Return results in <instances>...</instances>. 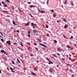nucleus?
I'll list each match as a JSON object with an SVG mask.
<instances>
[{"label": "nucleus", "instance_id": "obj_9", "mask_svg": "<svg viewBox=\"0 0 77 77\" xmlns=\"http://www.w3.org/2000/svg\"><path fill=\"white\" fill-rule=\"evenodd\" d=\"M13 24L14 25V26H16V24H15V21L14 20L12 21Z\"/></svg>", "mask_w": 77, "mask_h": 77}, {"label": "nucleus", "instance_id": "obj_33", "mask_svg": "<svg viewBox=\"0 0 77 77\" xmlns=\"http://www.w3.org/2000/svg\"><path fill=\"white\" fill-rule=\"evenodd\" d=\"M10 69H11V71H12V70H14V69H13V68L11 67L10 68Z\"/></svg>", "mask_w": 77, "mask_h": 77}, {"label": "nucleus", "instance_id": "obj_10", "mask_svg": "<svg viewBox=\"0 0 77 77\" xmlns=\"http://www.w3.org/2000/svg\"><path fill=\"white\" fill-rule=\"evenodd\" d=\"M31 25L32 26H36V24H35L34 23H31Z\"/></svg>", "mask_w": 77, "mask_h": 77}, {"label": "nucleus", "instance_id": "obj_37", "mask_svg": "<svg viewBox=\"0 0 77 77\" xmlns=\"http://www.w3.org/2000/svg\"><path fill=\"white\" fill-rule=\"evenodd\" d=\"M73 38V36H71V38H70V39H72Z\"/></svg>", "mask_w": 77, "mask_h": 77}, {"label": "nucleus", "instance_id": "obj_35", "mask_svg": "<svg viewBox=\"0 0 77 77\" xmlns=\"http://www.w3.org/2000/svg\"><path fill=\"white\" fill-rule=\"evenodd\" d=\"M49 2V0H48L47 2V4L48 5V2Z\"/></svg>", "mask_w": 77, "mask_h": 77}, {"label": "nucleus", "instance_id": "obj_4", "mask_svg": "<svg viewBox=\"0 0 77 77\" xmlns=\"http://www.w3.org/2000/svg\"><path fill=\"white\" fill-rule=\"evenodd\" d=\"M30 22H28L27 23L25 24V26H28L29 24H30Z\"/></svg>", "mask_w": 77, "mask_h": 77}, {"label": "nucleus", "instance_id": "obj_63", "mask_svg": "<svg viewBox=\"0 0 77 77\" xmlns=\"http://www.w3.org/2000/svg\"><path fill=\"white\" fill-rule=\"evenodd\" d=\"M19 11L20 12H21V10L20 9H19Z\"/></svg>", "mask_w": 77, "mask_h": 77}, {"label": "nucleus", "instance_id": "obj_43", "mask_svg": "<svg viewBox=\"0 0 77 77\" xmlns=\"http://www.w3.org/2000/svg\"><path fill=\"white\" fill-rule=\"evenodd\" d=\"M70 71L71 72H72V70L71 69L70 70Z\"/></svg>", "mask_w": 77, "mask_h": 77}, {"label": "nucleus", "instance_id": "obj_55", "mask_svg": "<svg viewBox=\"0 0 77 77\" xmlns=\"http://www.w3.org/2000/svg\"><path fill=\"white\" fill-rule=\"evenodd\" d=\"M70 65H71L70 64H67V66H70Z\"/></svg>", "mask_w": 77, "mask_h": 77}, {"label": "nucleus", "instance_id": "obj_6", "mask_svg": "<svg viewBox=\"0 0 77 77\" xmlns=\"http://www.w3.org/2000/svg\"><path fill=\"white\" fill-rule=\"evenodd\" d=\"M57 50H58V51H62V49L60 48H57Z\"/></svg>", "mask_w": 77, "mask_h": 77}, {"label": "nucleus", "instance_id": "obj_29", "mask_svg": "<svg viewBox=\"0 0 77 77\" xmlns=\"http://www.w3.org/2000/svg\"><path fill=\"white\" fill-rule=\"evenodd\" d=\"M11 62L13 64H15V62L13 61H11Z\"/></svg>", "mask_w": 77, "mask_h": 77}, {"label": "nucleus", "instance_id": "obj_5", "mask_svg": "<svg viewBox=\"0 0 77 77\" xmlns=\"http://www.w3.org/2000/svg\"><path fill=\"white\" fill-rule=\"evenodd\" d=\"M7 44H8L9 45H11V43H10V40H9L8 41H7L6 42Z\"/></svg>", "mask_w": 77, "mask_h": 77}, {"label": "nucleus", "instance_id": "obj_27", "mask_svg": "<svg viewBox=\"0 0 77 77\" xmlns=\"http://www.w3.org/2000/svg\"><path fill=\"white\" fill-rule=\"evenodd\" d=\"M1 41H2L3 42L5 41V40L2 39H1Z\"/></svg>", "mask_w": 77, "mask_h": 77}, {"label": "nucleus", "instance_id": "obj_7", "mask_svg": "<svg viewBox=\"0 0 77 77\" xmlns=\"http://www.w3.org/2000/svg\"><path fill=\"white\" fill-rule=\"evenodd\" d=\"M49 63H48V64H49V65L50 64H53V63L51 61H50V60H49V61H48Z\"/></svg>", "mask_w": 77, "mask_h": 77}, {"label": "nucleus", "instance_id": "obj_1", "mask_svg": "<svg viewBox=\"0 0 77 77\" xmlns=\"http://www.w3.org/2000/svg\"><path fill=\"white\" fill-rule=\"evenodd\" d=\"M38 12H40V13H42V14L45 13V11H41L39 10H38Z\"/></svg>", "mask_w": 77, "mask_h": 77}, {"label": "nucleus", "instance_id": "obj_60", "mask_svg": "<svg viewBox=\"0 0 77 77\" xmlns=\"http://www.w3.org/2000/svg\"><path fill=\"white\" fill-rule=\"evenodd\" d=\"M20 57H23V55H21L20 56Z\"/></svg>", "mask_w": 77, "mask_h": 77}, {"label": "nucleus", "instance_id": "obj_50", "mask_svg": "<svg viewBox=\"0 0 77 77\" xmlns=\"http://www.w3.org/2000/svg\"><path fill=\"white\" fill-rule=\"evenodd\" d=\"M46 35L47 36H49V35L48 33H47V34H46Z\"/></svg>", "mask_w": 77, "mask_h": 77}, {"label": "nucleus", "instance_id": "obj_40", "mask_svg": "<svg viewBox=\"0 0 77 77\" xmlns=\"http://www.w3.org/2000/svg\"><path fill=\"white\" fill-rule=\"evenodd\" d=\"M27 3H28V4H29V5L31 3V2H27Z\"/></svg>", "mask_w": 77, "mask_h": 77}, {"label": "nucleus", "instance_id": "obj_16", "mask_svg": "<svg viewBox=\"0 0 77 77\" xmlns=\"http://www.w3.org/2000/svg\"><path fill=\"white\" fill-rule=\"evenodd\" d=\"M17 62H18L19 63H20V60H19V59H18V58L17 59Z\"/></svg>", "mask_w": 77, "mask_h": 77}, {"label": "nucleus", "instance_id": "obj_46", "mask_svg": "<svg viewBox=\"0 0 77 77\" xmlns=\"http://www.w3.org/2000/svg\"><path fill=\"white\" fill-rule=\"evenodd\" d=\"M28 34H30V31H29L28 32Z\"/></svg>", "mask_w": 77, "mask_h": 77}, {"label": "nucleus", "instance_id": "obj_13", "mask_svg": "<svg viewBox=\"0 0 77 77\" xmlns=\"http://www.w3.org/2000/svg\"><path fill=\"white\" fill-rule=\"evenodd\" d=\"M31 74H32V75H37L36 74H35L34 72L31 73Z\"/></svg>", "mask_w": 77, "mask_h": 77}, {"label": "nucleus", "instance_id": "obj_64", "mask_svg": "<svg viewBox=\"0 0 77 77\" xmlns=\"http://www.w3.org/2000/svg\"><path fill=\"white\" fill-rule=\"evenodd\" d=\"M72 49H73V48H70V50H72Z\"/></svg>", "mask_w": 77, "mask_h": 77}, {"label": "nucleus", "instance_id": "obj_11", "mask_svg": "<svg viewBox=\"0 0 77 77\" xmlns=\"http://www.w3.org/2000/svg\"><path fill=\"white\" fill-rule=\"evenodd\" d=\"M29 7H30L31 8H35V5H30V6H29Z\"/></svg>", "mask_w": 77, "mask_h": 77}, {"label": "nucleus", "instance_id": "obj_15", "mask_svg": "<svg viewBox=\"0 0 77 77\" xmlns=\"http://www.w3.org/2000/svg\"><path fill=\"white\" fill-rule=\"evenodd\" d=\"M67 27H68V26L67 25H66L64 26V28H65V29H66V28H67Z\"/></svg>", "mask_w": 77, "mask_h": 77}, {"label": "nucleus", "instance_id": "obj_20", "mask_svg": "<svg viewBox=\"0 0 77 77\" xmlns=\"http://www.w3.org/2000/svg\"><path fill=\"white\" fill-rule=\"evenodd\" d=\"M62 19L65 22H66V19L63 18H62Z\"/></svg>", "mask_w": 77, "mask_h": 77}, {"label": "nucleus", "instance_id": "obj_54", "mask_svg": "<svg viewBox=\"0 0 77 77\" xmlns=\"http://www.w3.org/2000/svg\"><path fill=\"white\" fill-rule=\"evenodd\" d=\"M57 55H58V56H60V54L58 53H57Z\"/></svg>", "mask_w": 77, "mask_h": 77}, {"label": "nucleus", "instance_id": "obj_14", "mask_svg": "<svg viewBox=\"0 0 77 77\" xmlns=\"http://www.w3.org/2000/svg\"><path fill=\"white\" fill-rule=\"evenodd\" d=\"M20 45L22 46V47H23L24 46L23 45V43L22 42H20Z\"/></svg>", "mask_w": 77, "mask_h": 77}, {"label": "nucleus", "instance_id": "obj_44", "mask_svg": "<svg viewBox=\"0 0 77 77\" xmlns=\"http://www.w3.org/2000/svg\"><path fill=\"white\" fill-rule=\"evenodd\" d=\"M35 50H38V48H36V47H35Z\"/></svg>", "mask_w": 77, "mask_h": 77}, {"label": "nucleus", "instance_id": "obj_3", "mask_svg": "<svg viewBox=\"0 0 77 77\" xmlns=\"http://www.w3.org/2000/svg\"><path fill=\"white\" fill-rule=\"evenodd\" d=\"M1 53H4V54L5 52V51L4 50L2 49L1 51Z\"/></svg>", "mask_w": 77, "mask_h": 77}, {"label": "nucleus", "instance_id": "obj_12", "mask_svg": "<svg viewBox=\"0 0 77 77\" xmlns=\"http://www.w3.org/2000/svg\"><path fill=\"white\" fill-rule=\"evenodd\" d=\"M63 37H64V38L66 39H68V38L66 37V36H65L64 34H63Z\"/></svg>", "mask_w": 77, "mask_h": 77}, {"label": "nucleus", "instance_id": "obj_24", "mask_svg": "<svg viewBox=\"0 0 77 77\" xmlns=\"http://www.w3.org/2000/svg\"><path fill=\"white\" fill-rule=\"evenodd\" d=\"M61 22V20H60V21H59V20H57V23H60Z\"/></svg>", "mask_w": 77, "mask_h": 77}, {"label": "nucleus", "instance_id": "obj_19", "mask_svg": "<svg viewBox=\"0 0 77 77\" xmlns=\"http://www.w3.org/2000/svg\"><path fill=\"white\" fill-rule=\"evenodd\" d=\"M66 47L68 48H71V46H69L68 45H67Z\"/></svg>", "mask_w": 77, "mask_h": 77}, {"label": "nucleus", "instance_id": "obj_8", "mask_svg": "<svg viewBox=\"0 0 77 77\" xmlns=\"http://www.w3.org/2000/svg\"><path fill=\"white\" fill-rule=\"evenodd\" d=\"M67 0H65L64 2V5H67Z\"/></svg>", "mask_w": 77, "mask_h": 77}, {"label": "nucleus", "instance_id": "obj_21", "mask_svg": "<svg viewBox=\"0 0 77 77\" xmlns=\"http://www.w3.org/2000/svg\"><path fill=\"white\" fill-rule=\"evenodd\" d=\"M2 12L3 13H4V12H7V13H8V11H2Z\"/></svg>", "mask_w": 77, "mask_h": 77}, {"label": "nucleus", "instance_id": "obj_51", "mask_svg": "<svg viewBox=\"0 0 77 77\" xmlns=\"http://www.w3.org/2000/svg\"><path fill=\"white\" fill-rule=\"evenodd\" d=\"M36 31V30H34L33 32H34V33H36V32H35Z\"/></svg>", "mask_w": 77, "mask_h": 77}, {"label": "nucleus", "instance_id": "obj_48", "mask_svg": "<svg viewBox=\"0 0 77 77\" xmlns=\"http://www.w3.org/2000/svg\"><path fill=\"white\" fill-rule=\"evenodd\" d=\"M30 47H29V48H28V50H29V51L30 50Z\"/></svg>", "mask_w": 77, "mask_h": 77}, {"label": "nucleus", "instance_id": "obj_45", "mask_svg": "<svg viewBox=\"0 0 77 77\" xmlns=\"http://www.w3.org/2000/svg\"><path fill=\"white\" fill-rule=\"evenodd\" d=\"M16 32H17L18 33H20V31H18V30H17Z\"/></svg>", "mask_w": 77, "mask_h": 77}, {"label": "nucleus", "instance_id": "obj_30", "mask_svg": "<svg viewBox=\"0 0 77 77\" xmlns=\"http://www.w3.org/2000/svg\"><path fill=\"white\" fill-rule=\"evenodd\" d=\"M7 2H8V3H10V2H9V0H5Z\"/></svg>", "mask_w": 77, "mask_h": 77}, {"label": "nucleus", "instance_id": "obj_61", "mask_svg": "<svg viewBox=\"0 0 77 77\" xmlns=\"http://www.w3.org/2000/svg\"><path fill=\"white\" fill-rule=\"evenodd\" d=\"M36 62H37V63H39V61H37Z\"/></svg>", "mask_w": 77, "mask_h": 77}, {"label": "nucleus", "instance_id": "obj_56", "mask_svg": "<svg viewBox=\"0 0 77 77\" xmlns=\"http://www.w3.org/2000/svg\"><path fill=\"white\" fill-rule=\"evenodd\" d=\"M11 72H15V71H14L13 70H11Z\"/></svg>", "mask_w": 77, "mask_h": 77}, {"label": "nucleus", "instance_id": "obj_28", "mask_svg": "<svg viewBox=\"0 0 77 77\" xmlns=\"http://www.w3.org/2000/svg\"><path fill=\"white\" fill-rule=\"evenodd\" d=\"M37 39L38 40V41H39V42H41V40H40L38 38H37Z\"/></svg>", "mask_w": 77, "mask_h": 77}, {"label": "nucleus", "instance_id": "obj_26", "mask_svg": "<svg viewBox=\"0 0 77 77\" xmlns=\"http://www.w3.org/2000/svg\"><path fill=\"white\" fill-rule=\"evenodd\" d=\"M2 3L3 5H5V2L3 1H2Z\"/></svg>", "mask_w": 77, "mask_h": 77}, {"label": "nucleus", "instance_id": "obj_39", "mask_svg": "<svg viewBox=\"0 0 77 77\" xmlns=\"http://www.w3.org/2000/svg\"><path fill=\"white\" fill-rule=\"evenodd\" d=\"M54 42L55 43H57V41H56V40H54Z\"/></svg>", "mask_w": 77, "mask_h": 77}, {"label": "nucleus", "instance_id": "obj_42", "mask_svg": "<svg viewBox=\"0 0 77 77\" xmlns=\"http://www.w3.org/2000/svg\"><path fill=\"white\" fill-rule=\"evenodd\" d=\"M46 28H48V25H47L46 26Z\"/></svg>", "mask_w": 77, "mask_h": 77}, {"label": "nucleus", "instance_id": "obj_38", "mask_svg": "<svg viewBox=\"0 0 77 77\" xmlns=\"http://www.w3.org/2000/svg\"><path fill=\"white\" fill-rule=\"evenodd\" d=\"M62 60H63V61H65V59L64 58H62Z\"/></svg>", "mask_w": 77, "mask_h": 77}, {"label": "nucleus", "instance_id": "obj_31", "mask_svg": "<svg viewBox=\"0 0 77 77\" xmlns=\"http://www.w3.org/2000/svg\"><path fill=\"white\" fill-rule=\"evenodd\" d=\"M30 57H32V56H34V55L33 54H32L30 55Z\"/></svg>", "mask_w": 77, "mask_h": 77}, {"label": "nucleus", "instance_id": "obj_17", "mask_svg": "<svg viewBox=\"0 0 77 77\" xmlns=\"http://www.w3.org/2000/svg\"><path fill=\"white\" fill-rule=\"evenodd\" d=\"M53 16L54 18H55L56 17V14H54L53 15Z\"/></svg>", "mask_w": 77, "mask_h": 77}, {"label": "nucleus", "instance_id": "obj_58", "mask_svg": "<svg viewBox=\"0 0 77 77\" xmlns=\"http://www.w3.org/2000/svg\"><path fill=\"white\" fill-rule=\"evenodd\" d=\"M69 59L70 60H71V58L70 57H69Z\"/></svg>", "mask_w": 77, "mask_h": 77}, {"label": "nucleus", "instance_id": "obj_47", "mask_svg": "<svg viewBox=\"0 0 77 77\" xmlns=\"http://www.w3.org/2000/svg\"><path fill=\"white\" fill-rule=\"evenodd\" d=\"M6 55H8V54H7V53H6V52H5V53H4Z\"/></svg>", "mask_w": 77, "mask_h": 77}, {"label": "nucleus", "instance_id": "obj_23", "mask_svg": "<svg viewBox=\"0 0 77 77\" xmlns=\"http://www.w3.org/2000/svg\"><path fill=\"white\" fill-rule=\"evenodd\" d=\"M29 15H30V17H33V16H32V14H30V13H29Z\"/></svg>", "mask_w": 77, "mask_h": 77}, {"label": "nucleus", "instance_id": "obj_18", "mask_svg": "<svg viewBox=\"0 0 77 77\" xmlns=\"http://www.w3.org/2000/svg\"><path fill=\"white\" fill-rule=\"evenodd\" d=\"M46 60H48V62L50 61V60L48 59V58L46 57Z\"/></svg>", "mask_w": 77, "mask_h": 77}, {"label": "nucleus", "instance_id": "obj_2", "mask_svg": "<svg viewBox=\"0 0 77 77\" xmlns=\"http://www.w3.org/2000/svg\"><path fill=\"white\" fill-rule=\"evenodd\" d=\"M40 45H41L42 46H43L44 47H45L46 48H47V46L46 45L43 44H41L40 43H39Z\"/></svg>", "mask_w": 77, "mask_h": 77}, {"label": "nucleus", "instance_id": "obj_62", "mask_svg": "<svg viewBox=\"0 0 77 77\" xmlns=\"http://www.w3.org/2000/svg\"><path fill=\"white\" fill-rule=\"evenodd\" d=\"M0 34H1V35H2V32H0Z\"/></svg>", "mask_w": 77, "mask_h": 77}, {"label": "nucleus", "instance_id": "obj_34", "mask_svg": "<svg viewBox=\"0 0 77 77\" xmlns=\"http://www.w3.org/2000/svg\"><path fill=\"white\" fill-rule=\"evenodd\" d=\"M52 56H55V57H57L56 56V55H55V54H52Z\"/></svg>", "mask_w": 77, "mask_h": 77}, {"label": "nucleus", "instance_id": "obj_53", "mask_svg": "<svg viewBox=\"0 0 77 77\" xmlns=\"http://www.w3.org/2000/svg\"><path fill=\"white\" fill-rule=\"evenodd\" d=\"M7 69H8V71H9V67H7Z\"/></svg>", "mask_w": 77, "mask_h": 77}, {"label": "nucleus", "instance_id": "obj_32", "mask_svg": "<svg viewBox=\"0 0 77 77\" xmlns=\"http://www.w3.org/2000/svg\"><path fill=\"white\" fill-rule=\"evenodd\" d=\"M50 11H51L52 12V13H54V10H50Z\"/></svg>", "mask_w": 77, "mask_h": 77}, {"label": "nucleus", "instance_id": "obj_41", "mask_svg": "<svg viewBox=\"0 0 77 77\" xmlns=\"http://www.w3.org/2000/svg\"><path fill=\"white\" fill-rule=\"evenodd\" d=\"M34 44L36 46L37 45V44L35 43H34Z\"/></svg>", "mask_w": 77, "mask_h": 77}, {"label": "nucleus", "instance_id": "obj_57", "mask_svg": "<svg viewBox=\"0 0 77 77\" xmlns=\"http://www.w3.org/2000/svg\"><path fill=\"white\" fill-rule=\"evenodd\" d=\"M13 44H16V45H17V43H13Z\"/></svg>", "mask_w": 77, "mask_h": 77}, {"label": "nucleus", "instance_id": "obj_52", "mask_svg": "<svg viewBox=\"0 0 77 77\" xmlns=\"http://www.w3.org/2000/svg\"><path fill=\"white\" fill-rule=\"evenodd\" d=\"M7 17H10V15H7Z\"/></svg>", "mask_w": 77, "mask_h": 77}, {"label": "nucleus", "instance_id": "obj_25", "mask_svg": "<svg viewBox=\"0 0 77 77\" xmlns=\"http://www.w3.org/2000/svg\"><path fill=\"white\" fill-rule=\"evenodd\" d=\"M70 3L71 5H72V6H74V3H73V2H70Z\"/></svg>", "mask_w": 77, "mask_h": 77}, {"label": "nucleus", "instance_id": "obj_59", "mask_svg": "<svg viewBox=\"0 0 77 77\" xmlns=\"http://www.w3.org/2000/svg\"><path fill=\"white\" fill-rule=\"evenodd\" d=\"M74 29H76V26H75L74 27Z\"/></svg>", "mask_w": 77, "mask_h": 77}, {"label": "nucleus", "instance_id": "obj_49", "mask_svg": "<svg viewBox=\"0 0 77 77\" xmlns=\"http://www.w3.org/2000/svg\"><path fill=\"white\" fill-rule=\"evenodd\" d=\"M28 36H29V37H30V35H29V34H28Z\"/></svg>", "mask_w": 77, "mask_h": 77}, {"label": "nucleus", "instance_id": "obj_22", "mask_svg": "<svg viewBox=\"0 0 77 77\" xmlns=\"http://www.w3.org/2000/svg\"><path fill=\"white\" fill-rule=\"evenodd\" d=\"M8 5L6 4H5L3 6L4 7H7Z\"/></svg>", "mask_w": 77, "mask_h": 77}, {"label": "nucleus", "instance_id": "obj_36", "mask_svg": "<svg viewBox=\"0 0 77 77\" xmlns=\"http://www.w3.org/2000/svg\"><path fill=\"white\" fill-rule=\"evenodd\" d=\"M50 72H53V70L51 69H50Z\"/></svg>", "mask_w": 77, "mask_h": 77}]
</instances>
